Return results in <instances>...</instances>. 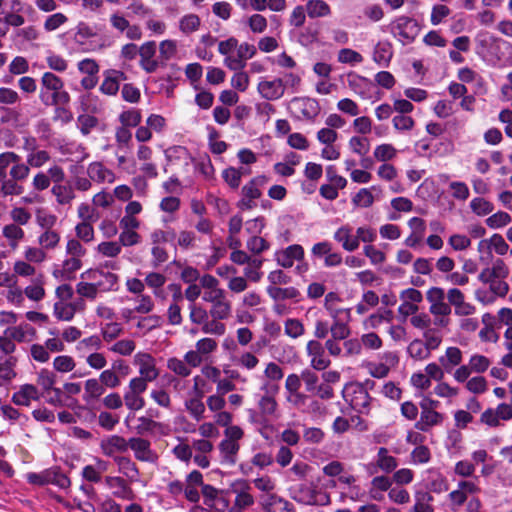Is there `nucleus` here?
<instances>
[{
    "mask_svg": "<svg viewBox=\"0 0 512 512\" xmlns=\"http://www.w3.org/2000/svg\"><path fill=\"white\" fill-rule=\"evenodd\" d=\"M77 311V303L71 302H55L53 315L60 321H71Z\"/></svg>",
    "mask_w": 512,
    "mask_h": 512,
    "instance_id": "nucleus-43",
    "label": "nucleus"
},
{
    "mask_svg": "<svg viewBox=\"0 0 512 512\" xmlns=\"http://www.w3.org/2000/svg\"><path fill=\"white\" fill-rule=\"evenodd\" d=\"M104 393L105 389L97 378H89L84 382L82 399L86 404H94Z\"/></svg>",
    "mask_w": 512,
    "mask_h": 512,
    "instance_id": "nucleus-30",
    "label": "nucleus"
},
{
    "mask_svg": "<svg viewBox=\"0 0 512 512\" xmlns=\"http://www.w3.org/2000/svg\"><path fill=\"white\" fill-rule=\"evenodd\" d=\"M438 361L446 373L453 376V372L463 365V352L456 346H450L446 348L445 353L439 357Z\"/></svg>",
    "mask_w": 512,
    "mask_h": 512,
    "instance_id": "nucleus-24",
    "label": "nucleus"
},
{
    "mask_svg": "<svg viewBox=\"0 0 512 512\" xmlns=\"http://www.w3.org/2000/svg\"><path fill=\"white\" fill-rule=\"evenodd\" d=\"M234 74L230 79L231 87L239 92H246L250 85V77L244 69L233 70Z\"/></svg>",
    "mask_w": 512,
    "mask_h": 512,
    "instance_id": "nucleus-64",
    "label": "nucleus"
},
{
    "mask_svg": "<svg viewBox=\"0 0 512 512\" xmlns=\"http://www.w3.org/2000/svg\"><path fill=\"white\" fill-rule=\"evenodd\" d=\"M388 31L401 44L412 43L420 32V25L414 18L401 15L395 17L388 25Z\"/></svg>",
    "mask_w": 512,
    "mask_h": 512,
    "instance_id": "nucleus-6",
    "label": "nucleus"
},
{
    "mask_svg": "<svg viewBox=\"0 0 512 512\" xmlns=\"http://www.w3.org/2000/svg\"><path fill=\"white\" fill-rule=\"evenodd\" d=\"M420 418L415 423V428L421 432H428L434 426H439L444 420V415L434 409L432 406H428L427 402L420 403Z\"/></svg>",
    "mask_w": 512,
    "mask_h": 512,
    "instance_id": "nucleus-15",
    "label": "nucleus"
},
{
    "mask_svg": "<svg viewBox=\"0 0 512 512\" xmlns=\"http://www.w3.org/2000/svg\"><path fill=\"white\" fill-rule=\"evenodd\" d=\"M229 490L235 495V499L232 506H228V512H245L255 504L251 483L248 480L243 478L233 480L229 485Z\"/></svg>",
    "mask_w": 512,
    "mask_h": 512,
    "instance_id": "nucleus-7",
    "label": "nucleus"
},
{
    "mask_svg": "<svg viewBox=\"0 0 512 512\" xmlns=\"http://www.w3.org/2000/svg\"><path fill=\"white\" fill-rule=\"evenodd\" d=\"M6 330L7 334L10 335L14 341L19 343L31 342L36 335V329L27 322L9 326Z\"/></svg>",
    "mask_w": 512,
    "mask_h": 512,
    "instance_id": "nucleus-31",
    "label": "nucleus"
},
{
    "mask_svg": "<svg viewBox=\"0 0 512 512\" xmlns=\"http://www.w3.org/2000/svg\"><path fill=\"white\" fill-rule=\"evenodd\" d=\"M239 444L230 440L223 439L219 444L221 463L226 465H234L236 456L239 451Z\"/></svg>",
    "mask_w": 512,
    "mask_h": 512,
    "instance_id": "nucleus-35",
    "label": "nucleus"
},
{
    "mask_svg": "<svg viewBox=\"0 0 512 512\" xmlns=\"http://www.w3.org/2000/svg\"><path fill=\"white\" fill-rule=\"evenodd\" d=\"M129 448L139 461L153 463L157 460V454L151 449V444L146 439L139 437L129 439Z\"/></svg>",
    "mask_w": 512,
    "mask_h": 512,
    "instance_id": "nucleus-18",
    "label": "nucleus"
},
{
    "mask_svg": "<svg viewBox=\"0 0 512 512\" xmlns=\"http://www.w3.org/2000/svg\"><path fill=\"white\" fill-rule=\"evenodd\" d=\"M155 53L156 44L154 41L145 42L139 47L140 66L147 73H152L158 68V62L154 59Z\"/></svg>",
    "mask_w": 512,
    "mask_h": 512,
    "instance_id": "nucleus-27",
    "label": "nucleus"
},
{
    "mask_svg": "<svg viewBox=\"0 0 512 512\" xmlns=\"http://www.w3.org/2000/svg\"><path fill=\"white\" fill-rule=\"evenodd\" d=\"M2 234L7 239L9 246L16 249L24 238L25 232L16 224H8L3 227Z\"/></svg>",
    "mask_w": 512,
    "mask_h": 512,
    "instance_id": "nucleus-50",
    "label": "nucleus"
},
{
    "mask_svg": "<svg viewBox=\"0 0 512 512\" xmlns=\"http://www.w3.org/2000/svg\"><path fill=\"white\" fill-rule=\"evenodd\" d=\"M133 365L138 369V376L155 381L160 375L157 360L148 352L139 351L133 357Z\"/></svg>",
    "mask_w": 512,
    "mask_h": 512,
    "instance_id": "nucleus-12",
    "label": "nucleus"
},
{
    "mask_svg": "<svg viewBox=\"0 0 512 512\" xmlns=\"http://www.w3.org/2000/svg\"><path fill=\"white\" fill-rule=\"evenodd\" d=\"M433 496L427 491H417L414 494V505L408 512H434Z\"/></svg>",
    "mask_w": 512,
    "mask_h": 512,
    "instance_id": "nucleus-36",
    "label": "nucleus"
},
{
    "mask_svg": "<svg viewBox=\"0 0 512 512\" xmlns=\"http://www.w3.org/2000/svg\"><path fill=\"white\" fill-rule=\"evenodd\" d=\"M134 420L135 425L133 426V429L137 434L144 435V434H155L158 432H163L164 425L160 422H157L149 417L146 416H140L135 417L134 413L128 414L126 417V422H130Z\"/></svg>",
    "mask_w": 512,
    "mask_h": 512,
    "instance_id": "nucleus-20",
    "label": "nucleus"
},
{
    "mask_svg": "<svg viewBox=\"0 0 512 512\" xmlns=\"http://www.w3.org/2000/svg\"><path fill=\"white\" fill-rule=\"evenodd\" d=\"M257 92L266 101H276L283 97L285 84L281 78L267 79L261 77L257 84Z\"/></svg>",
    "mask_w": 512,
    "mask_h": 512,
    "instance_id": "nucleus-14",
    "label": "nucleus"
},
{
    "mask_svg": "<svg viewBox=\"0 0 512 512\" xmlns=\"http://www.w3.org/2000/svg\"><path fill=\"white\" fill-rule=\"evenodd\" d=\"M115 461L118 465V470L120 473L132 481L138 479L139 471L133 461L126 457H116Z\"/></svg>",
    "mask_w": 512,
    "mask_h": 512,
    "instance_id": "nucleus-59",
    "label": "nucleus"
},
{
    "mask_svg": "<svg viewBox=\"0 0 512 512\" xmlns=\"http://www.w3.org/2000/svg\"><path fill=\"white\" fill-rule=\"evenodd\" d=\"M251 483L258 491L267 495L273 494V491L276 489V480L267 474L257 476Z\"/></svg>",
    "mask_w": 512,
    "mask_h": 512,
    "instance_id": "nucleus-63",
    "label": "nucleus"
},
{
    "mask_svg": "<svg viewBox=\"0 0 512 512\" xmlns=\"http://www.w3.org/2000/svg\"><path fill=\"white\" fill-rule=\"evenodd\" d=\"M165 157L168 162H183L184 164H188L191 160V155L186 147L175 145L167 148L164 151Z\"/></svg>",
    "mask_w": 512,
    "mask_h": 512,
    "instance_id": "nucleus-51",
    "label": "nucleus"
},
{
    "mask_svg": "<svg viewBox=\"0 0 512 512\" xmlns=\"http://www.w3.org/2000/svg\"><path fill=\"white\" fill-rule=\"evenodd\" d=\"M491 362L488 357L481 354H473L470 356L467 364L459 366L453 372L454 381H464L467 376L473 373L481 374L488 370Z\"/></svg>",
    "mask_w": 512,
    "mask_h": 512,
    "instance_id": "nucleus-10",
    "label": "nucleus"
},
{
    "mask_svg": "<svg viewBox=\"0 0 512 512\" xmlns=\"http://www.w3.org/2000/svg\"><path fill=\"white\" fill-rule=\"evenodd\" d=\"M465 384V389L474 395H482L488 390V381L481 375L467 376L464 381H456Z\"/></svg>",
    "mask_w": 512,
    "mask_h": 512,
    "instance_id": "nucleus-42",
    "label": "nucleus"
},
{
    "mask_svg": "<svg viewBox=\"0 0 512 512\" xmlns=\"http://www.w3.org/2000/svg\"><path fill=\"white\" fill-rule=\"evenodd\" d=\"M201 392H199L198 396L193 395L189 399L185 401V407L188 413L196 420L200 421L204 417L205 413V405L202 401Z\"/></svg>",
    "mask_w": 512,
    "mask_h": 512,
    "instance_id": "nucleus-48",
    "label": "nucleus"
},
{
    "mask_svg": "<svg viewBox=\"0 0 512 512\" xmlns=\"http://www.w3.org/2000/svg\"><path fill=\"white\" fill-rule=\"evenodd\" d=\"M346 403L360 414H368L372 408L373 399L367 388L359 382H351L344 386L342 391Z\"/></svg>",
    "mask_w": 512,
    "mask_h": 512,
    "instance_id": "nucleus-5",
    "label": "nucleus"
},
{
    "mask_svg": "<svg viewBox=\"0 0 512 512\" xmlns=\"http://www.w3.org/2000/svg\"><path fill=\"white\" fill-rule=\"evenodd\" d=\"M342 299L335 292H329L325 295L324 308L332 320L341 318H351V309L340 306Z\"/></svg>",
    "mask_w": 512,
    "mask_h": 512,
    "instance_id": "nucleus-19",
    "label": "nucleus"
},
{
    "mask_svg": "<svg viewBox=\"0 0 512 512\" xmlns=\"http://www.w3.org/2000/svg\"><path fill=\"white\" fill-rule=\"evenodd\" d=\"M376 465L381 471L390 473L396 469L398 461L394 456L389 454L387 448L380 447L376 456Z\"/></svg>",
    "mask_w": 512,
    "mask_h": 512,
    "instance_id": "nucleus-41",
    "label": "nucleus"
},
{
    "mask_svg": "<svg viewBox=\"0 0 512 512\" xmlns=\"http://www.w3.org/2000/svg\"><path fill=\"white\" fill-rule=\"evenodd\" d=\"M102 346V341L98 335H91L78 341L75 350L80 358H84L87 354L99 350Z\"/></svg>",
    "mask_w": 512,
    "mask_h": 512,
    "instance_id": "nucleus-37",
    "label": "nucleus"
},
{
    "mask_svg": "<svg viewBox=\"0 0 512 512\" xmlns=\"http://www.w3.org/2000/svg\"><path fill=\"white\" fill-rule=\"evenodd\" d=\"M283 377V369L277 363H267L263 372L264 381L260 389L268 393H277L279 390V382Z\"/></svg>",
    "mask_w": 512,
    "mask_h": 512,
    "instance_id": "nucleus-17",
    "label": "nucleus"
},
{
    "mask_svg": "<svg viewBox=\"0 0 512 512\" xmlns=\"http://www.w3.org/2000/svg\"><path fill=\"white\" fill-rule=\"evenodd\" d=\"M61 78L51 72H45L41 78L40 100L46 105H66L70 101V95L63 90Z\"/></svg>",
    "mask_w": 512,
    "mask_h": 512,
    "instance_id": "nucleus-3",
    "label": "nucleus"
},
{
    "mask_svg": "<svg viewBox=\"0 0 512 512\" xmlns=\"http://www.w3.org/2000/svg\"><path fill=\"white\" fill-rule=\"evenodd\" d=\"M333 238L345 251L353 252L358 249L356 233H354L353 227L349 224L340 226L334 232Z\"/></svg>",
    "mask_w": 512,
    "mask_h": 512,
    "instance_id": "nucleus-25",
    "label": "nucleus"
},
{
    "mask_svg": "<svg viewBox=\"0 0 512 512\" xmlns=\"http://www.w3.org/2000/svg\"><path fill=\"white\" fill-rule=\"evenodd\" d=\"M60 205H69L75 198L73 187L65 184H54L51 190Z\"/></svg>",
    "mask_w": 512,
    "mask_h": 512,
    "instance_id": "nucleus-52",
    "label": "nucleus"
},
{
    "mask_svg": "<svg viewBox=\"0 0 512 512\" xmlns=\"http://www.w3.org/2000/svg\"><path fill=\"white\" fill-rule=\"evenodd\" d=\"M284 333L291 339H298L305 334V326L298 318H287L284 321Z\"/></svg>",
    "mask_w": 512,
    "mask_h": 512,
    "instance_id": "nucleus-56",
    "label": "nucleus"
},
{
    "mask_svg": "<svg viewBox=\"0 0 512 512\" xmlns=\"http://www.w3.org/2000/svg\"><path fill=\"white\" fill-rule=\"evenodd\" d=\"M22 192L23 187L14 178H7V176L0 178V197L20 195Z\"/></svg>",
    "mask_w": 512,
    "mask_h": 512,
    "instance_id": "nucleus-60",
    "label": "nucleus"
},
{
    "mask_svg": "<svg viewBox=\"0 0 512 512\" xmlns=\"http://www.w3.org/2000/svg\"><path fill=\"white\" fill-rule=\"evenodd\" d=\"M304 257V250L301 245L293 244L275 253V260L283 268H290L295 261Z\"/></svg>",
    "mask_w": 512,
    "mask_h": 512,
    "instance_id": "nucleus-21",
    "label": "nucleus"
},
{
    "mask_svg": "<svg viewBox=\"0 0 512 512\" xmlns=\"http://www.w3.org/2000/svg\"><path fill=\"white\" fill-rule=\"evenodd\" d=\"M88 278L92 279L101 291H110L116 288L118 276L110 272L95 270L88 273Z\"/></svg>",
    "mask_w": 512,
    "mask_h": 512,
    "instance_id": "nucleus-32",
    "label": "nucleus"
},
{
    "mask_svg": "<svg viewBox=\"0 0 512 512\" xmlns=\"http://www.w3.org/2000/svg\"><path fill=\"white\" fill-rule=\"evenodd\" d=\"M88 177L98 183H113L114 173L100 162H93L87 168Z\"/></svg>",
    "mask_w": 512,
    "mask_h": 512,
    "instance_id": "nucleus-33",
    "label": "nucleus"
},
{
    "mask_svg": "<svg viewBox=\"0 0 512 512\" xmlns=\"http://www.w3.org/2000/svg\"><path fill=\"white\" fill-rule=\"evenodd\" d=\"M105 485L112 490L114 497L122 500H133L135 495L127 482L118 476H106Z\"/></svg>",
    "mask_w": 512,
    "mask_h": 512,
    "instance_id": "nucleus-26",
    "label": "nucleus"
},
{
    "mask_svg": "<svg viewBox=\"0 0 512 512\" xmlns=\"http://www.w3.org/2000/svg\"><path fill=\"white\" fill-rule=\"evenodd\" d=\"M372 191H380V189L377 186H372L370 188H361L352 197L353 205L360 208L371 207L375 201Z\"/></svg>",
    "mask_w": 512,
    "mask_h": 512,
    "instance_id": "nucleus-46",
    "label": "nucleus"
},
{
    "mask_svg": "<svg viewBox=\"0 0 512 512\" xmlns=\"http://www.w3.org/2000/svg\"><path fill=\"white\" fill-rule=\"evenodd\" d=\"M123 402L127 409L132 413L139 411L145 407V399L142 395L125 388L123 394Z\"/></svg>",
    "mask_w": 512,
    "mask_h": 512,
    "instance_id": "nucleus-54",
    "label": "nucleus"
},
{
    "mask_svg": "<svg viewBox=\"0 0 512 512\" xmlns=\"http://www.w3.org/2000/svg\"><path fill=\"white\" fill-rule=\"evenodd\" d=\"M399 363V357L395 352L386 351L379 355V361H370L366 364L368 373L374 378L386 377L390 370Z\"/></svg>",
    "mask_w": 512,
    "mask_h": 512,
    "instance_id": "nucleus-11",
    "label": "nucleus"
},
{
    "mask_svg": "<svg viewBox=\"0 0 512 512\" xmlns=\"http://www.w3.org/2000/svg\"><path fill=\"white\" fill-rule=\"evenodd\" d=\"M305 7L307 15L312 19L331 15V7L324 0H308Z\"/></svg>",
    "mask_w": 512,
    "mask_h": 512,
    "instance_id": "nucleus-39",
    "label": "nucleus"
},
{
    "mask_svg": "<svg viewBox=\"0 0 512 512\" xmlns=\"http://www.w3.org/2000/svg\"><path fill=\"white\" fill-rule=\"evenodd\" d=\"M267 293L276 302L286 299H297L300 295V292L294 287L281 288L278 286H268Z\"/></svg>",
    "mask_w": 512,
    "mask_h": 512,
    "instance_id": "nucleus-49",
    "label": "nucleus"
},
{
    "mask_svg": "<svg viewBox=\"0 0 512 512\" xmlns=\"http://www.w3.org/2000/svg\"><path fill=\"white\" fill-rule=\"evenodd\" d=\"M60 242V234L53 229L44 230L39 234L37 243L41 248L46 250L55 249Z\"/></svg>",
    "mask_w": 512,
    "mask_h": 512,
    "instance_id": "nucleus-53",
    "label": "nucleus"
},
{
    "mask_svg": "<svg viewBox=\"0 0 512 512\" xmlns=\"http://www.w3.org/2000/svg\"><path fill=\"white\" fill-rule=\"evenodd\" d=\"M292 115L299 120L313 122L320 113V104L310 97H296L291 100Z\"/></svg>",
    "mask_w": 512,
    "mask_h": 512,
    "instance_id": "nucleus-8",
    "label": "nucleus"
},
{
    "mask_svg": "<svg viewBox=\"0 0 512 512\" xmlns=\"http://www.w3.org/2000/svg\"><path fill=\"white\" fill-rule=\"evenodd\" d=\"M201 491L204 498V504L208 507L217 511H223L228 508L229 502L222 496V491L209 484L203 485Z\"/></svg>",
    "mask_w": 512,
    "mask_h": 512,
    "instance_id": "nucleus-22",
    "label": "nucleus"
},
{
    "mask_svg": "<svg viewBox=\"0 0 512 512\" xmlns=\"http://www.w3.org/2000/svg\"><path fill=\"white\" fill-rule=\"evenodd\" d=\"M392 55L393 52L391 44L389 42H379L374 48L373 60L379 66L386 67L389 64Z\"/></svg>",
    "mask_w": 512,
    "mask_h": 512,
    "instance_id": "nucleus-47",
    "label": "nucleus"
},
{
    "mask_svg": "<svg viewBox=\"0 0 512 512\" xmlns=\"http://www.w3.org/2000/svg\"><path fill=\"white\" fill-rule=\"evenodd\" d=\"M392 481L387 476H376L371 481V488L369 490L370 496L377 501L383 499V492L391 489Z\"/></svg>",
    "mask_w": 512,
    "mask_h": 512,
    "instance_id": "nucleus-38",
    "label": "nucleus"
},
{
    "mask_svg": "<svg viewBox=\"0 0 512 512\" xmlns=\"http://www.w3.org/2000/svg\"><path fill=\"white\" fill-rule=\"evenodd\" d=\"M201 19L197 14L188 13L183 15L178 22V28L184 35H190L199 30Z\"/></svg>",
    "mask_w": 512,
    "mask_h": 512,
    "instance_id": "nucleus-45",
    "label": "nucleus"
},
{
    "mask_svg": "<svg viewBox=\"0 0 512 512\" xmlns=\"http://www.w3.org/2000/svg\"><path fill=\"white\" fill-rule=\"evenodd\" d=\"M469 207L471 211L479 217L487 216L494 210V205L483 197L473 198L469 203Z\"/></svg>",
    "mask_w": 512,
    "mask_h": 512,
    "instance_id": "nucleus-57",
    "label": "nucleus"
},
{
    "mask_svg": "<svg viewBox=\"0 0 512 512\" xmlns=\"http://www.w3.org/2000/svg\"><path fill=\"white\" fill-rule=\"evenodd\" d=\"M97 25H89L85 22H80L76 26L74 35L75 43L81 48L83 52H96L105 48L108 44Z\"/></svg>",
    "mask_w": 512,
    "mask_h": 512,
    "instance_id": "nucleus-4",
    "label": "nucleus"
},
{
    "mask_svg": "<svg viewBox=\"0 0 512 512\" xmlns=\"http://www.w3.org/2000/svg\"><path fill=\"white\" fill-rule=\"evenodd\" d=\"M263 507L266 512H294L293 504L275 493L267 495Z\"/></svg>",
    "mask_w": 512,
    "mask_h": 512,
    "instance_id": "nucleus-34",
    "label": "nucleus"
},
{
    "mask_svg": "<svg viewBox=\"0 0 512 512\" xmlns=\"http://www.w3.org/2000/svg\"><path fill=\"white\" fill-rule=\"evenodd\" d=\"M306 352L310 359V365L315 370L322 371L331 365L324 346L318 340H309L306 344Z\"/></svg>",
    "mask_w": 512,
    "mask_h": 512,
    "instance_id": "nucleus-16",
    "label": "nucleus"
},
{
    "mask_svg": "<svg viewBox=\"0 0 512 512\" xmlns=\"http://www.w3.org/2000/svg\"><path fill=\"white\" fill-rule=\"evenodd\" d=\"M407 353L415 360H425L429 358L431 351L424 344L423 340L415 339L408 345Z\"/></svg>",
    "mask_w": 512,
    "mask_h": 512,
    "instance_id": "nucleus-61",
    "label": "nucleus"
},
{
    "mask_svg": "<svg viewBox=\"0 0 512 512\" xmlns=\"http://www.w3.org/2000/svg\"><path fill=\"white\" fill-rule=\"evenodd\" d=\"M40 393L33 384H23L13 394L12 401L19 406H29L33 401L38 400Z\"/></svg>",
    "mask_w": 512,
    "mask_h": 512,
    "instance_id": "nucleus-28",
    "label": "nucleus"
},
{
    "mask_svg": "<svg viewBox=\"0 0 512 512\" xmlns=\"http://www.w3.org/2000/svg\"><path fill=\"white\" fill-rule=\"evenodd\" d=\"M126 80V75L119 70H107L104 72V79L100 85V91L108 96H115L120 87V83Z\"/></svg>",
    "mask_w": 512,
    "mask_h": 512,
    "instance_id": "nucleus-23",
    "label": "nucleus"
},
{
    "mask_svg": "<svg viewBox=\"0 0 512 512\" xmlns=\"http://www.w3.org/2000/svg\"><path fill=\"white\" fill-rule=\"evenodd\" d=\"M231 313L232 306L226 297L211 305V308L209 309V315L211 318L226 320L231 316Z\"/></svg>",
    "mask_w": 512,
    "mask_h": 512,
    "instance_id": "nucleus-58",
    "label": "nucleus"
},
{
    "mask_svg": "<svg viewBox=\"0 0 512 512\" xmlns=\"http://www.w3.org/2000/svg\"><path fill=\"white\" fill-rule=\"evenodd\" d=\"M0 121L2 124L10 125L13 128H19L23 126V123H21V114L19 111L7 108V107H0Z\"/></svg>",
    "mask_w": 512,
    "mask_h": 512,
    "instance_id": "nucleus-62",
    "label": "nucleus"
},
{
    "mask_svg": "<svg viewBox=\"0 0 512 512\" xmlns=\"http://www.w3.org/2000/svg\"><path fill=\"white\" fill-rule=\"evenodd\" d=\"M351 318H341L338 320H332V324L330 325V333L332 339L335 340H346L349 338L351 334V330L349 327V322Z\"/></svg>",
    "mask_w": 512,
    "mask_h": 512,
    "instance_id": "nucleus-44",
    "label": "nucleus"
},
{
    "mask_svg": "<svg viewBox=\"0 0 512 512\" xmlns=\"http://www.w3.org/2000/svg\"><path fill=\"white\" fill-rule=\"evenodd\" d=\"M475 480H461L457 484V488L448 494V499L452 510L457 511L464 503H468V495L476 494L480 491Z\"/></svg>",
    "mask_w": 512,
    "mask_h": 512,
    "instance_id": "nucleus-13",
    "label": "nucleus"
},
{
    "mask_svg": "<svg viewBox=\"0 0 512 512\" xmlns=\"http://www.w3.org/2000/svg\"><path fill=\"white\" fill-rule=\"evenodd\" d=\"M267 183L264 175L256 176L246 183L242 189V197L238 203L241 210H251L256 207V200L261 197V187Z\"/></svg>",
    "mask_w": 512,
    "mask_h": 512,
    "instance_id": "nucleus-9",
    "label": "nucleus"
},
{
    "mask_svg": "<svg viewBox=\"0 0 512 512\" xmlns=\"http://www.w3.org/2000/svg\"><path fill=\"white\" fill-rule=\"evenodd\" d=\"M263 265V260L258 258L251 259L243 270L244 278L247 281H252L257 283L261 280L263 273L261 272V268Z\"/></svg>",
    "mask_w": 512,
    "mask_h": 512,
    "instance_id": "nucleus-55",
    "label": "nucleus"
},
{
    "mask_svg": "<svg viewBox=\"0 0 512 512\" xmlns=\"http://www.w3.org/2000/svg\"><path fill=\"white\" fill-rule=\"evenodd\" d=\"M129 448V441L119 435H111L101 442V449L103 453L109 457L115 456L117 453L127 451Z\"/></svg>",
    "mask_w": 512,
    "mask_h": 512,
    "instance_id": "nucleus-29",
    "label": "nucleus"
},
{
    "mask_svg": "<svg viewBox=\"0 0 512 512\" xmlns=\"http://www.w3.org/2000/svg\"><path fill=\"white\" fill-rule=\"evenodd\" d=\"M230 360L247 371L254 370L259 364V358L249 351H242L239 354L231 355Z\"/></svg>",
    "mask_w": 512,
    "mask_h": 512,
    "instance_id": "nucleus-40",
    "label": "nucleus"
},
{
    "mask_svg": "<svg viewBox=\"0 0 512 512\" xmlns=\"http://www.w3.org/2000/svg\"><path fill=\"white\" fill-rule=\"evenodd\" d=\"M289 496L297 503L311 506L330 504V495L318 482L299 483L288 489Z\"/></svg>",
    "mask_w": 512,
    "mask_h": 512,
    "instance_id": "nucleus-2",
    "label": "nucleus"
},
{
    "mask_svg": "<svg viewBox=\"0 0 512 512\" xmlns=\"http://www.w3.org/2000/svg\"><path fill=\"white\" fill-rule=\"evenodd\" d=\"M218 52L223 56V64L229 70H242L247 61L257 53V48L248 42H239L231 36L218 43Z\"/></svg>",
    "mask_w": 512,
    "mask_h": 512,
    "instance_id": "nucleus-1",
    "label": "nucleus"
}]
</instances>
